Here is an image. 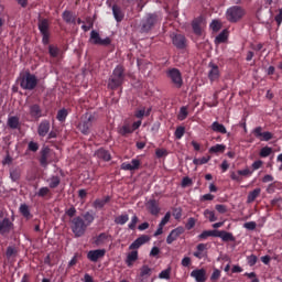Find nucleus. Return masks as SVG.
Listing matches in <instances>:
<instances>
[{
  "mask_svg": "<svg viewBox=\"0 0 282 282\" xmlns=\"http://www.w3.org/2000/svg\"><path fill=\"white\" fill-rule=\"evenodd\" d=\"M245 15H246L245 9L238 6L229 8L226 12V18L231 23H236L240 21Z\"/></svg>",
  "mask_w": 282,
  "mask_h": 282,
  "instance_id": "obj_1",
  "label": "nucleus"
},
{
  "mask_svg": "<svg viewBox=\"0 0 282 282\" xmlns=\"http://www.w3.org/2000/svg\"><path fill=\"white\" fill-rule=\"evenodd\" d=\"M123 79H124L123 67L117 66L109 80V84H108L109 88L115 89L119 87L123 83Z\"/></svg>",
  "mask_w": 282,
  "mask_h": 282,
  "instance_id": "obj_2",
  "label": "nucleus"
},
{
  "mask_svg": "<svg viewBox=\"0 0 282 282\" xmlns=\"http://www.w3.org/2000/svg\"><path fill=\"white\" fill-rule=\"evenodd\" d=\"M87 227L88 226L82 217H75L72 220V230L76 237H82L85 234Z\"/></svg>",
  "mask_w": 282,
  "mask_h": 282,
  "instance_id": "obj_3",
  "label": "nucleus"
},
{
  "mask_svg": "<svg viewBox=\"0 0 282 282\" xmlns=\"http://www.w3.org/2000/svg\"><path fill=\"white\" fill-rule=\"evenodd\" d=\"M159 22L156 14H148L141 22V31L149 32Z\"/></svg>",
  "mask_w": 282,
  "mask_h": 282,
  "instance_id": "obj_4",
  "label": "nucleus"
},
{
  "mask_svg": "<svg viewBox=\"0 0 282 282\" xmlns=\"http://www.w3.org/2000/svg\"><path fill=\"white\" fill-rule=\"evenodd\" d=\"M37 84V79L34 75L26 74L21 78L20 85L23 89L32 90Z\"/></svg>",
  "mask_w": 282,
  "mask_h": 282,
  "instance_id": "obj_5",
  "label": "nucleus"
},
{
  "mask_svg": "<svg viewBox=\"0 0 282 282\" xmlns=\"http://www.w3.org/2000/svg\"><path fill=\"white\" fill-rule=\"evenodd\" d=\"M167 76L171 78L175 87L181 88L183 86L182 74L178 69L172 68L167 72Z\"/></svg>",
  "mask_w": 282,
  "mask_h": 282,
  "instance_id": "obj_6",
  "label": "nucleus"
},
{
  "mask_svg": "<svg viewBox=\"0 0 282 282\" xmlns=\"http://www.w3.org/2000/svg\"><path fill=\"white\" fill-rule=\"evenodd\" d=\"M90 42L95 45L108 46L111 43L109 37L101 39L97 31H91Z\"/></svg>",
  "mask_w": 282,
  "mask_h": 282,
  "instance_id": "obj_7",
  "label": "nucleus"
},
{
  "mask_svg": "<svg viewBox=\"0 0 282 282\" xmlns=\"http://www.w3.org/2000/svg\"><path fill=\"white\" fill-rule=\"evenodd\" d=\"M12 228V223L9 218L3 217V212L0 209V234H8Z\"/></svg>",
  "mask_w": 282,
  "mask_h": 282,
  "instance_id": "obj_8",
  "label": "nucleus"
},
{
  "mask_svg": "<svg viewBox=\"0 0 282 282\" xmlns=\"http://www.w3.org/2000/svg\"><path fill=\"white\" fill-rule=\"evenodd\" d=\"M94 117L91 115H86L83 121L79 123L78 128L84 133L87 134L93 126Z\"/></svg>",
  "mask_w": 282,
  "mask_h": 282,
  "instance_id": "obj_9",
  "label": "nucleus"
},
{
  "mask_svg": "<svg viewBox=\"0 0 282 282\" xmlns=\"http://www.w3.org/2000/svg\"><path fill=\"white\" fill-rule=\"evenodd\" d=\"M148 241H150V237L143 235L130 245L129 250H132V251L137 250L138 251L139 248H141V246H144V243H148Z\"/></svg>",
  "mask_w": 282,
  "mask_h": 282,
  "instance_id": "obj_10",
  "label": "nucleus"
},
{
  "mask_svg": "<svg viewBox=\"0 0 282 282\" xmlns=\"http://www.w3.org/2000/svg\"><path fill=\"white\" fill-rule=\"evenodd\" d=\"M106 254V250L105 249H96V250H91L88 252L87 257L89 259V261H93L94 263H96L98 261V259H102Z\"/></svg>",
  "mask_w": 282,
  "mask_h": 282,
  "instance_id": "obj_11",
  "label": "nucleus"
},
{
  "mask_svg": "<svg viewBox=\"0 0 282 282\" xmlns=\"http://www.w3.org/2000/svg\"><path fill=\"white\" fill-rule=\"evenodd\" d=\"M209 67V72H208V77L212 82H216L219 76H220V72L217 65H215L214 63H210L208 65Z\"/></svg>",
  "mask_w": 282,
  "mask_h": 282,
  "instance_id": "obj_12",
  "label": "nucleus"
},
{
  "mask_svg": "<svg viewBox=\"0 0 282 282\" xmlns=\"http://www.w3.org/2000/svg\"><path fill=\"white\" fill-rule=\"evenodd\" d=\"M191 276L193 279H195V281H197V282L207 281L205 269H196V270L192 271Z\"/></svg>",
  "mask_w": 282,
  "mask_h": 282,
  "instance_id": "obj_13",
  "label": "nucleus"
},
{
  "mask_svg": "<svg viewBox=\"0 0 282 282\" xmlns=\"http://www.w3.org/2000/svg\"><path fill=\"white\" fill-rule=\"evenodd\" d=\"M141 162L138 159H133L130 163L124 162L121 164V169L124 171H134L138 170Z\"/></svg>",
  "mask_w": 282,
  "mask_h": 282,
  "instance_id": "obj_14",
  "label": "nucleus"
},
{
  "mask_svg": "<svg viewBox=\"0 0 282 282\" xmlns=\"http://www.w3.org/2000/svg\"><path fill=\"white\" fill-rule=\"evenodd\" d=\"M173 44L177 47L183 50L186 46V41L183 35L173 34L172 35Z\"/></svg>",
  "mask_w": 282,
  "mask_h": 282,
  "instance_id": "obj_15",
  "label": "nucleus"
},
{
  "mask_svg": "<svg viewBox=\"0 0 282 282\" xmlns=\"http://www.w3.org/2000/svg\"><path fill=\"white\" fill-rule=\"evenodd\" d=\"M184 232V229L182 227H178L171 231L169 235L166 242L169 245L173 243V241H176V239Z\"/></svg>",
  "mask_w": 282,
  "mask_h": 282,
  "instance_id": "obj_16",
  "label": "nucleus"
},
{
  "mask_svg": "<svg viewBox=\"0 0 282 282\" xmlns=\"http://www.w3.org/2000/svg\"><path fill=\"white\" fill-rule=\"evenodd\" d=\"M138 259H139L138 250H133V251L129 252L127 254V259H126V263H127L128 268H132L133 263H135V261H138Z\"/></svg>",
  "mask_w": 282,
  "mask_h": 282,
  "instance_id": "obj_17",
  "label": "nucleus"
},
{
  "mask_svg": "<svg viewBox=\"0 0 282 282\" xmlns=\"http://www.w3.org/2000/svg\"><path fill=\"white\" fill-rule=\"evenodd\" d=\"M109 241H111V237L108 234H106V232L100 234L95 239L96 246H106V243H109Z\"/></svg>",
  "mask_w": 282,
  "mask_h": 282,
  "instance_id": "obj_18",
  "label": "nucleus"
},
{
  "mask_svg": "<svg viewBox=\"0 0 282 282\" xmlns=\"http://www.w3.org/2000/svg\"><path fill=\"white\" fill-rule=\"evenodd\" d=\"M48 131H50V122L46 120L42 121L39 126V130H37L39 134L41 137H45L48 133Z\"/></svg>",
  "mask_w": 282,
  "mask_h": 282,
  "instance_id": "obj_19",
  "label": "nucleus"
},
{
  "mask_svg": "<svg viewBox=\"0 0 282 282\" xmlns=\"http://www.w3.org/2000/svg\"><path fill=\"white\" fill-rule=\"evenodd\" d=\"M212 130L217 133L226 134L227 129L223 123H219L218 121L213 122Z\"/></svg>",
  "mask_w": 282,
  "mask_h": 282,
  "instance_id": "obj_20",
  "label": "nucleus"
},
{
  "mask_svg": "<svg viewBox=\"0 0 282 282\" xmlns=\"http://www.w3.org/2000/svg\"><path fill=\"white\" fill-rule=\"evenodd\" d=\"M147 207L149 208L152 215H158L160 213L159 205L154 199L149 200Z\"/></svg>",
  "mask_w": 282,
  "mask_h": 282,
  "instance_id": "obj_21",
  "label": "nucleus"
},
{
  "mask_svg": "<svg viewBox=\"0 0 282 282\" xmlns=\"http://www.w3.org/2000/svg\"><path fill=\"white\" fill-rule=\"evenodd\" d=\"M30 115L35 118L39 119L42 117V110L37 105H33L30 107Z\"/></svg>",
  "mask_w": 282,
  "mask_h": 282,
  "instance_id": "obj_22",
  "label": "nucleus"
},
{
  "mask_svg": "<svg viewBox=\"0 0 282 282\" xmlns=\"http://www.w3.org/2000/svg\"><path fill=\"white\" fill-rule=\"evenodd\" d=\"M63 19L68 24H76V17L69 11L63 13Z\"/></svg>",
  "mask_w": 282,
  "mask_h": 282,
  "instance_id": "obj_23",
  "label": "nucleus"
},
{
  "mask_svg": "<svg viewBox=\"0 0 282 282\" xmlns=\"http://www.w3.org/2000/svg\"><path fill=\"white\" fill-rule=\"evenodd\" d=\"M113 17L118 22H121L123 20L124 13L121 11V9L118 6L112 7Z\"/></svg>",
  "mask_w": 282,
  "mask_h": 282,
  "instance_id": "obj_24",
  "label": "nucleus"
},
{
  "mask_svg": "<svg viewBox=\"0 0 282 282\" xmlns=\"http://www.w3.org/2000/svg\"><path fill=\"white\" fill-rule=\"evenodd\" d=\"M192 25L194 33L200 35L203 32V22L200 20H195Z\"/></svg>",
  "mask_w": 282,
  "mask_h": 282,
  "instance_id": "obj_25",
  "label": "nucleus"
},
{
  "mask_svg": "<svg viewBox=\"0 0 282 282\" xmlns=\"http://www.w3.org/2000/svg\"><path fill=\"white\" fill-rule=\"evenodd\" d=\"M118 132L121 134V135H126V134H130L133 132L132 130V127L129 124V123H126L124 126L120 127L118 129Z\"/></svg>",
  "mask_w": 282,
  "mask_h": 282,
  "instance_id": "obj_26",
  "label": "nucleus"
},
{
  "mask_svg": "<svg viewBox=\"0 0 282 282\" xmlns=\"http://www.w3.org/2000/svg\"><path fill=\"white\" fill-rule=\"evenodd\" d=\"M220 238L223 241H236L235 236L231 232L221 230Z\"/></svg>",
  "mask_w": 282,
  "mask_h": 282,
  "instance_id": "obj_27",
  "label": "nucleus"
},
{
  "mask_svg": "<svg viewBox=\"0 0 282 282\" xmlns=\"http://www.w3.org/2000/svg\"><path fill=\"white\" fill-rule=\"evenodd\" d=\"M20 213L26 218L30 219L32 217L31 213H30V208L26 204H22L20 206Z\"/></svg>",
  "mask_w": 282,
  "mask_h": 282,
  "instance_id": "obj_28",
  "label": "nucleus"
},
{
  "mask_svg": "<svg viewBox=\"0 0 282 282\" xmlns=\"http://www.w3.org/2000/svg\"><path fill=\"white\" fill-rule=\"evenodd\" d=\"M260 193H261V188L253 189L252 192L249 193L247 202L248 203L254 202V199L260 195Z\"/></svg>",
  "mask_w": 282,
  "mask_h": 282,
  "instance_id": "obj_29",
  "label": "nucleus"
},
{
  "mask_svg": "<svg viewBox=\"0 0 282 282\" xmlns=\"http://www.w3.org/2000/svg\"><path fill=\"white\" fill-rule=\"evenodd\" d=\"M20 176H21L20 169H12V170H10V177H11V180L13 182L19 181Z\"/></svg>",
  "mask_w": 282,
  "mask_h": 282,
  "instance_id": "obj_30",
  "label": "nucleus"
},
{
  "mask_svg": "<svg viewBox=\"0 0 282 282\" xmlns=\"http://www.w3.org/2000/svg\"><path fill=\"white\" fill-rule=\"evenodd\" d=\"M226 150V145L224 144H216L209 149L210 153H223Z\"/></svg>",
  "mask_w": 282,
  "mask_h": 282,
  "instance_id": "obj_31",
  "label": "nucleus"
},
{
  "mask_svg": "<svg viewBox=\"0 0 282 282\" xmlns=\"http://www.w3.org/2000/svg\"><path fill=\"white\" fill-rule=\"evenodd\" d=\"M109 199H110L109 196L105 198L96 199L94 203V206L96 208H102L109 202Z\"/></svg>",
  "mask_w": 282,
  "mask_h": 282,
  "instance_id": "obj_32",
  "label": "nucleus"
},
{
  "mask_svg": "<svg viewBox=\"0 0 282 282\" xmlns=\"http://www.w3.org/2000/svg\"><path fill=\"white\" fill-rule=\"evenodd\" d=\"M97 156L104 159L105 161H109L111 159L109 152L104 149L97 151Z\"/></svg>",
  "mask_w": 282,
  "mask_h": 282,
  "instance_id": "obj_33",
  "label": "nucleus"
},
{
  "mask_svg": "<svg viewBox=\"0 0 282 282\" xmlns=\"http://www.w3.org/2000/svg\"><path fill=\"white\" fill-rule=\"evenodd\" d=\"M228 39V32L225 30L215 40L216 44L225 43Z\"/></svg>",
  "mask_w": 282,
  "mask_h": 282,
  "instance_id": "obj_34",
  "label": "nucleus"
},
{
  "mask_svg": "<svg viewBox=\"0 0 282 282\" xmlns=\"http://www.w3.org/2000/svg\"><path fill=\"white\" fill-rule=\"evenodd\" d=\"M204 216H205L207 219H209L210 223H214V221H216V220L218 219V218L216 217L215 212L209 210V209H206V210L204 212Z\"/></svg>",
  "mask_w": 282,
  "mask_h": 282,
  "instance_id": "obj_35",
  "label": "nucleus"
},
{
  "mask_svg": "<svg viewBox=\"0 0 282 282\" xmlns=\"http://www.w3.org/2000/svg\"><path fill=\"white\" fill-rule=\"evenodd\" d=\"M210 156L208 155V156H204V158H202V159H194V161H193V163L195 164V165H203V164H206V163H208L209 161H210Z\"/></svg>",
  "mask_w": 282,
  "mask_h": 282,
  "instance_id": "obj_36",
  "label": "nucleus"
},
{
  "mask_svg": "<svg viewBox=\"0 0 282 282\" xmlns=\"http://www.w3.org/2000/svg\"><path fill=\"white\" fill-rule=\"evenodd\" d=\"M39 29L42 34L48 33V22L46 20L41 21L39 24Z\"/></svg>",
  "mask_w": 282,
  "mask_h": 282,
  "instance_id": "obj_37",
  "label": "nucleus"
},
{
  "mask_svg": "<svg viewBox=\"0 0 282 282\" xmlns=\"http://www.w3.org/2000/svg\"><path fill=\"white\" fill-rule=\"evenodd\" d=\"M8 124H9L10 128L17 129L18 126H19V119L17 117H10L8 119Z\"/></svg>",
  "mask_w": 282,
  "mask_h": 282,
  "instance_id": "obj_38",
  "label": "nucleus"
},
{
  "mask_svg": "<svg viewBox=\"0 0 282 282\" xmlns=\"http://www.w3.org/2000/svg\"><path fill=\"white\" fill-rule=\"evenodd\" d=\"M47 182H48L51 188H55L59 184V177L58 176H53L50 180H47Z\"/></svg>",
  "mask_w": 282,
  "mask_h": 282,
  "instance_id": "obj_39",
  "label": "nucleus"
},
{
  "mask_svg": "<svg viewBox=\"0 0 282 282\" xmlns=\"http://www.w3.org/2000/svg\"><path fill=\"white\" fill-rule=\"evenodd\" d=\"M84 221H85V225H87V227L94 221V219H95V217H94V215L93 214H90L89 212L88 213H86L85 215H84Z\"/></svg>",
  "mask_w": 282,
  "mask_h": 282,
  "instance_id": "obj_40",
  "label": "nucleus"
},
{
  "mask_svg": "<svg viewBox=\"0 0 282 282\" xmlns=\"http://www.w3.org/2000/svg\"><path fill=\"white\" fill-rule=\"evenodd\" d=\"M128 220H129V216L127 214L116 218V223L119 225H124Z\"/></svg>",
  "mask_w": 282,
  "mask_h": 282,
  "instance_id": "obj_41",
  "label": "nucleus"
},
{
  "mask_svg": "<svg viewBox=\"0 0 282 282\" xmlns=\"http://www.w3.org/2000/svg\"><path fill=\"white\" fill-rule=\"evenodd\" d=\"M272 153V149L269 147H264L260 150V156L267 158Z\"/></svg>",
  "mask_w": 282,
  "mask_h": 282,
  "instance_id": "obj_42",
  "label": "nucleus"
},
{
  "mask_svg": "<svg viewBox=\"0 0 282 282\" xmlns=\"http://www.w3.org/2000/svg\"><path fill=\"white\" fill-rule=\"evenodd\" d=\"M48 52L52 57H57L59 55V50L54 45L48 47Z\"/></svg>",
  "mask_w": 282,
  "mask_h": 282,
  "instance_id": "obj_43",
  "label": "nucleus"
},
{
  "mask_svg": "<svg viewBox=\"0 0 282 282\" xmlns=\"http://www.w3.org/2000/svg\"><path fill=\"white\" fill-rule=\"evenodd\" d=\"M151 272H152V269L149 268V265H143L141 268V276H150Z\"/></svg>",
  "mask_w": 282,
  "mask_h": 282,
  "instance_id": "obj_44",
  "label": "nucleus"
},
{
  "mask_svg": "<svg viewBox=\"0 0 282 282\" xmlns=\"http://www.w3.org/2000/svg\"><path fill=\"white\" fill-rule=\"evenodd\" d=\"M150 111H151V109L145 110V109L143 108V109L138 110V111L135 112V116H137L138 118H143L144 116H149V115H150Z\"/></svg>",
  "mask_w": 282,
  "mask_h": 282,
  "instance_id": "obj_45",
  "label": "nucleus"
},
{
  "mask_svg": "<svg viewBox=\"0 0 282 282\" xmlns=\"http://www.w3.org/2000/svg\"><path fill=\"white\" fill-rule=\"evenodd\" d=\"M273 138V134L271 132H262L260 135V141H270Z\"/></svg>",
  "mask_w": 282,
  "mask_h": 282,
  "instance_id": "obj_46",
  "label": "nucleus"
},
{
  "mask_svg": "<svg viewBox=\"0 0 282 282\" xmlns=\"http://www.w3.org/2000/svg\"><path fill=\"white\" fill-rule=\"evenodd\" d=\"M67 115H68L67 110L66 109H62L57 113V119L59 121H64L66 119Z\"/></svg>",
  "mask_w": 282,
  "mask_h": 282,
  "instance_id": "obj_47",
  "label": "nucleus"
},
{
  "mask_svg": "<svg viewBox=\"0 0 282 282\" xmlns=\"http://www.w3.org/2000/svg\"><path fill=\"white\" fill-rule=\"evenodd\" d=\"M184 134H185V128L178 127L175 131V137L180 140L183 138Z\"/></svg>",
  "mask_w": 282,
  "mask_h": 282,
  "instance_id": "obj_48",
  "label": "nucleus"
},
{
  "mask_svg": "<svg viewBox=\"0 0 282 282\" xmlns=\"http://www.w3.org/2000/svg\"><path fill=\"white\" fill-rule=\"evenodd\" d=\"M188 112L187 109L185 107L181 108L180 113H178V119L181 121L185 120L187 117Z\"/></svg>",
  "mask_w": 282,
  "mask_h": 282,
  "instance_id": "obj_49",
  "label": "nucleus"
},
{
  "mask_svg": "<svg viewBox=\"0 0 282 282\" xmlns=\"http://www.w3.org/2000/svg\"><path fill=\"white\" fill-rule=\"evenodd\" d=\"M221 28V23L219 21H213L212 24H210V29L214 31V32H218Z\"/></svg>",
  "mask_w": 282,
  "mask_h": 282,
  "instance_id": "obj_50",
  "label": "nucleus"
},
{
  "mask_svg": "<svg viewBox=\"0 0 282 282\" xmlns=\"http://www.w3.org/2000/svg\"><path fill=\"white\" fill-rule=\"evenodd\" d=\"M50 193V188L48 187H42L39 189V192L36 193L37 196L40 197H44Z\"/></svg>",
  "mask_w": 282,
  "mask_h": 282,
  "instance_id": "obj_51",
  "label": "nucleus"
},
{
  "mask_svg": "<svg viewBox=\"0 0 282 282\" xmlns=\"http://www.w3.org/2000/svg\"><path fill=\"white\" fill-rule=\"evenodd\" d=\"M170 274H171V269L163 270L160 273L159 279H166V280H169L170 279Z\"/></svg>",
  "mask_w": 282,
  "mask_h": 282,
  "instance_id": "obj_52",
  "label": "nucleus"
},
{
  "mask_svg": "<svg viewBox=\"0 0 282 282\" xmlns=\"http://www.w3.org/2000/svg\"><path fill=\"white\" fill-rule=\"evenodd\" d=\"M220 276H221L220 271L218 269H215L210 279L212 281L216 282L218 281V279H220Z\"/></svg>",
  "mask_w": 282,
  "mask_h": 282,
  "instance_id": "obj_53",
  "label": "nucleus"
},
{
  "mask_svg": "<svg viewBox=\"0 0 282 282\" xmlns=\"http://www.w3.org/2000/svg\"><path fill=\"white\" fill-rule=\"evenodd\" d=\"M216 209L218 210V213L220 214H225L228 212V207L226 205L223 204H217L216 205Z\"/></svg>",
  "mask_w": 282,
  "mask_h": 282,
  "instance_id": "obj_54",
  "label": "nucleus"
},
{
  "mask_svg": "<svg viewBox=\"0 0 282 282\" xmlns=\"http://www.w3.org/2000/svg\"><path fill=\"white\" fill-rule=\"evenodd\" d=\"M257 261H258L257 256L251 254V256L248 257V263H249V265H251V267H252V265H256Z\"/></svg>",
  "mask_w": 282,
  "mask_h": 282,
  "instance_id": "obj_55",
  "label": "nucleus"
},
{
  "mask_svg": "<svg viewBox=\"0 0 282 282\" xmlns=\"http://www.w3.org/2000/svg\"><path fill=\"white\" fill-rule=\"evenodd\" d=\"M252 173H253V171H251L249 169H245V170L239 171L240 176H251Z\"/></svg>",
  "mask_w": 282,
  "mask_h": 282,
  "instance_id": "obj_56",
  "label": "nucleus"
},
{
  "mask_svg": "<svg viewBox=\"0 0 282 282\" xmlns=\"http://www.w3.org/2000/svg\"><path fill=\"white\" fill-rule=\"evenodd\" d=\"M138 220V217L134 215L129 224V228L133 230L137 227Z\"/></svg>",
  "mask_w": 282,
  "mask_h": 282,
  "instance_id": "obj_57",
  "label": "nucleus"
},
{
  "mask_svg": "<svg viewBox=\"0 0 282 282\" xmlns=\"http://www.w3.org/2000/svg\"><path fill=\"white\" fill-rule=\"evenodd\" d=\"M29 150L33 151V152H36L39 150V144L36 142L31 141L29 143Z\"/></svg>",
  "mask_w": 282,
  "mask_h": 282,
  "instance_id": "obj_58",
  "label": "nucleus"
},
{
  "mask_svg": "<svg viewBox=\"0 0 282 282\" xmlns=\"http://www.w3.org/2000/svg\"><path fill=\"white\" fill-rule=\"evenodd\" d=\"M245 228H247L249 230H254L257 228V224L254 221L246 223Z\"/></svg>",
  "mask_w": 282,
  "mask_h": 282,
  "instance_id": "obj_59",
  "label": "nucleus"
},
{
  "mask_svg": "<svg viewBox=\"0 0 282 282\" xmlns=\"http://www.w3.org/2000/svg\"><path fill=\"white\" fill-rule=\"evenodd\" d=\"M195 224H196L195 218L191 217V218L188 219L187 224H186V228H187L188 230H191V229L195 226Z\"/></svg>",
  "mask_w": 282,
  "mask_h": 282,
  "instance_id": "obj_60",
  "label": "nucleus"
},
{
  "mask_svg": "<svg viewBox=\"0 0 282 282\" xmlns=\"http://www.w3.org/2000/svg\"><path fill=\"white\" fill-rule=\"evenodd\" d=\"M170 219H171V213H166V215L164 216L160 225L164 227L170 221Z\"/></svg>",
  "mask_w": 282,
  "mask_h": 282,
  "instance_id": "obj_61",
  "label": "nucleus"
},
{
  "mask_svg": "<svg viewBox=\"0 0 282 282\" xmlns=\"http://www.w3.org/2000/svg\"><path fill=\"white\" fill-rule=\"evenodd\" d=\"M193 184V181L189 177H184L182 181V186L186 187Z\"/></svg>",
  "mask_w": 282,
  "mask_h": 282,
  "instance_id": "obj_62",
  "label": "nucleus"
},
{
  "mask_svg": "<svg viewBox=\"0 0 282 282\" xmlns=\"http://www.w3.org/2000/svg\"><path fill=\"white\" fill-rule=\"evenodd\" d=\"M231 178L234 180V181H237V182H241V174H239V171L236 173V172H232L231 173Z\"/></svg>",
  "mask_w": 282,
  "mask_h": 282,
  "instance_id": "obj_63",
  "label": "nucleus"
},
{
  "mask_svg": "<svg viewBox=\"0 0 282 282\" xmlns=\"http://www.w3.org/2000/svg\"><path fill=\"white\" fill-rule=\"evenodd\" d=\"M275 22H278V25L282 23V9L278 11V15H275Z\"/></svg>",
  "mask_w": 282,
  "mask_h": 282,
  "instance_id": "obj_64",
  "label": "nucleus"
}]
</instances>
